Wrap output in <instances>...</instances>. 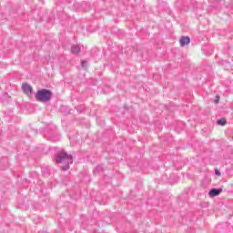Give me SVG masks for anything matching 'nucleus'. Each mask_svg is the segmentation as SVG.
<instances>
[{
  "label": "nucleus",
  "instance_id": "10",
  "mask_svg": "<svg viewBox=\"0 0 233 233\" xmlns=\"http://www.w3.org/2000/svg\"><path fill=\"white\" fill-rule=\"evenodd\" d=\"M81 65H82L83 67H85V65H86V60H83Z\"/></svg>",
  "mask_w": 233,
  "mask_h": 233
},
{
  "label": "nucleus",
  "instance_id": "11",
  "mask_svg": "<svg viewBox=\"0 0 233 233\" xmlns=\"http://www.w3.org/2000/svg\"><path fill=\"white\" fill-rule=\"evenodd\" d=\"M227 66H230V63L226 62Z\"/></svg>",
  "mask_w": 233,
  "mask_h": 233
},
{
  "label": "nucleus",
  "instance_id": "9",
  "mask_svg": "<svg viewBox=\"0 0 233 233\" xmlns=\"http://www.w3.org/2000/svg\"><path fill=\"white\" fill-rule=\"evenodd\" d=\"M215 105H218L219 103V96H217V99L214 100Z\"/></svg>",
  "mask_w": 233,
  "mask_h": 233
},
{
  "label": "nucleus",
  "instance_id": "5",
  "mask_svg": "<svg viewBox=\"0 0 233 233\" xmlns=\"http://www.w3.org/2000/svg\"><path fill=\"white\" fill-rule=\"evenodd\" d=\"M187 45H190V37L181 36L180 37V46H187Z\"/></svg>",
  "mask_w": 233,
  "mask_h": 233
},
{
  "label": "nucleus",
  "instance_id": "7",
  "mask_svg": "<svg viewBox=\"0 0 233 233\" xmlns=\"http://www.w3.org/2000/svg\"><path fill=\"white\" fill-rule=\"evenodd\" d=\"M217 124L220 127H225V125H227V120L225 118H220L217 121Z\"/></svg>",
  "mask_w": 233,
  "mask_h": 233
},
{
  "label": "nucleus",
  "instance_id": "4",
  "mask_svg": "<svg viewBox=\"0 0 233 233\" xmlns=\"http://www.w3.org/2000/svg\"><path fill=\"white\" fill-rule=\"evenodd\" d=\"M221 192H223L222 188L213 187L209 190L208 195L210 198H216V196H219V194H221Z\"/></svg>",
  "mask_w": 233,
  "mask_h": 233
},
{
  "label": "nucleus",
  "instance_id": "8",
  "mask_svg": "<svg viewBox=\"0 0 233 233\" xmlns=\"http://www.w3.org/2000/svg\"><path fill=\"white\" fill-rule=\"evenodd\" d=\"M215 175L221 176V172H219V169H218V168L215 169Z\"/></svg>",
  "mask_w": 233,
  "mask_h": 233
},
{
  "label": "nucleus",
  "instance_id": "3",
  "mask_svg": "<svg viewBox=\"0 0 233 233\" xmlns=\"http://www.w3.org/2000/svg\"><path fill=\"white\" fill-rule=\"evenodd\" d=\"M22 90H23L24 93H25L26 96H28V97H32V94H33L32 86H30L26 83H23L22 84Z\"/></svg>",
  "mask_w": 233,
  "mask_h": 233
},
{
  "label": "nucleus",
  "instance_id": "6",
  "mask_svg": "<svg viewBox=\"0 0 233 233\" xmlns=\"http://www.w3.org/2000/svg\"><path fill=\"white\" fill-rule=\"evenodd\" d=\"M81 52V46L79 45H73L71 46V54H79Z\"/></svg>",
  "mask_w": 233,
  "mask_h": 233
},
{
  "label": "nucleus",
  "instance_id": "1",
  "mask_svg": "<svg viewBox=\"0 0 233 233\" xmlns=\"http://www.w3.org/2000/svg\"><path fill=\"white\" fill-rule=\"evenodd\" d=\"M56 163H65L66 166H63L61 168L66 172L70 168V165L74 163V158L72 157V155H68V153L61 151L57 153L56 157Z\"/></svg>",
  "mask_w": 233,
  "mask_h": 233
},
{
  "label": "nucleus",
  "instance_id": "12",
  "mask_svg": "<svg viewBox=\"0 0 233 233\" xmlns=\"http://www.w3.org/2000/svg\"><path fill=\"white\" fill-rule=\"evenodd\" d=\"M99 168H101V167H96V170L99 169Z\"/></svg>",
  "mask_w": 233,
  "mask_h": 233
},
{
  "label": "nucleus",
  "instance_id": "2",
  "mask_svg": "<svg viewBox=\"0 0 233 233\" xmlns=\"http://www.w3.org/2000/svg\"><path fill=\"white\" fill-rule=\"evenodd\" d=\"M53 93L49 89H40L35 94L36 101L40 103H48L52 99Z\"/></svg>",
  "mask_w": 233,
  "mask_h": 233
}]
</instances>
